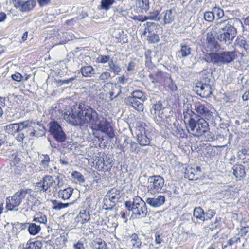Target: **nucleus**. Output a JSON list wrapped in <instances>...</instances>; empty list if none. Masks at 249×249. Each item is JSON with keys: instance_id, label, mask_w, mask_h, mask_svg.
Masks as SVG:
<instances>
[{"instance_id": "nucleus-1", "label": "nucleus", "mask_w": 249, "mask_h": 249, "mask_svg": "<svg viewBox=\"0 0 249 249\" xmlns=\"http://www.w3.org/2000/svg\"><path fill=\"white\" fill-rule=\"evenodd\" d=\"M65 120L74 125H81L86 124L94 125L98 122V115L96 111L86 106L80 105L76 108H71L69 114L64 115Z\"/></svg>"}, {"instance_id": "nucleus-2", "label": "nucleus", "mask_w": 249, "mask_h": 249, "mask_svg": "<svg viewBox=\"0 0 249 249\" xmlns=\"http://www.w3.org/2000/svg\"><path fill=\"white\" fill-rule=\"evenodd\" d=\"M125 206L129 210L132 211L136 218L145 217L148 213L145 202L138 196L133 198L132 202H125Z\"/></svg>"}, {"instance_id": "nucleus-3", "label": "nucleus", "mask_w": 249, "mask_h": 249, "mask_svg": "<svg viewBox=\"0 0 249 249\" xmlns=\"http://www.w3.org/2000/svg\"><path fill=\"white\" fill-rule=\"evenodd\" d=\"M215 28L225 41L230 42L235 37L236 30L228 20H221L215 23Z\"/></svg>"}, {"instance_id": "nucleus-4", "label": "nucleus", "mask_w": 249, "mask_h": 249, "mask_svg": "<svg viewBox=\"0 0 249 249\" xmlns=\"http://www.w3.org/2000/svg\"><path fill=\"white\" fill-rule=\"evenodd\" d=\"M188 129L194 132L193 135L200 136L209 130V124L203 118H199L197 121L190 119L188 121Z\"/></svg>"}, {"instance_id": "nucleus-5", "label": "nucleus", "mask_w": 249, "mask_h": 249, "mask_svg": "<svg viewBox=\"0 0 249 249\" xmlns=\"http://www.w3.org/2000/svg\"><path fill=\"white\" fill-rule=\"evenodd\" d=\"M210 62L221 66L223 64L229 63L235 59L233 52H224L222 53H211L209 54Z\"/></svg>"}, {"instance_id": "nucleus-6", "label": "nucleus", "mask_w": 249, "mask_h": 249, "mask_svg": "<svg viewBox=\"0 0 249 249\" xmlns=\"http://www.w3.org/2000/svg\"><path fill=\"white\" fill-rule=\"evenodd\" d=\"M26 195V191L20 190L17 192L12 197H8L6 199V208L10 211L14 210L20 204Z\"/></svg>"}, {"instance_id": "nucleus-7", "label": "nucleus", "mask_w": 249, "mask_h": 249, "mask_svg": "<svg viewBox=\"0 0 249 249\" xmlns=\"http://www.w3.org/2000/svg\"><path fill=\"white\" fill-rule=\"evenodd\" d=\"M218 35V32L214 25L213 27L209 28V31L206 34V47L211 51H216L219 46L215 38V36Z\"/></svg>"}, {"instance_id": "nucleus-8", "label": "nucleus", "mask_w": 249, "mask_h": 249, "mask_svg": "<svg viewBox=\"0 0 249 249\" xmlns=\"http://www.w3.org/2000/svg\"><path fill=\"white\" fill-rule=\"evenodd\" d=\"M119 194L116 189L109 191L104 198L102 208L105 210L113 208L119 198Z\"/></svg>"}, {"instance_id": "nucleus-9", "label": "nucleus", "mask_w": 249, "mask_h": 249, "mask_svg": "<svg viewBox=\"0 0 249 249\" xmlns=\"http://www.w3.org/2000/svg\"><path fill=\"white\" fill-rule=\"evenodd\" d=\"M148 187L154 192H161L164 185V179L160 176H152L148 178Z\"/></svg>"}, {"instance_id": "nucleus-10", "label": "nucleus", "mask_w": 249, "mask_h": 249, "mask_svg": "<svg viewBox=\"0 0 249 249\" xmlns=\"http://www.w3.org/2000/svg\"><path fill=\"white\" fill-rule=\"evenodd\" d=\"M49 125L50 132L54 139L58 142H64L66 136L61 126L55 122L50 123Z\"/></svg>"}, {"instance_id": "nucleus-11", "label": "nucleus", "mask_w": 249, "mask_h": 249, "mask_svg": "<svg viewBox=\"0 0 249 249\" xmlns=\"http://www.w3.org/2000/svg\"><path fill=\"white\" fill-rule=\"evenodd\" d=\"M194 110L198 116H202L207 119H209L212 117V112L209 110L207 105L196 102L194 105Z\"/></svg>"}, {"instance_id": "nucleus-12", "label": "nucleus", "mask_w": 249, "mask_h": 249, "mask_svg": "<svg viewBox=\"0 0 249 249\" xmlns=\"http://www.w3.org/2000/svg\"><path fill=\"white\" fill-rule=\"evenodd\" d=\"M94 125H95L99 130L107 135L109 138H112L114 136L112 128L109 122L107 121V119L102 118V120H99L98 118V122H97V124H95Z\"/></svg>"}, {"instance_id": "nucleus-13", "label": "nucleus", "mask_w": 249, "mask_h": 249, "mask_svg": "<svg viewBox=\"0 0 249 249\" xmlns=\"http://www.w3.org/2000/svg\"><path fill=\"white\" fill-rule=\"evenodd\" d=\"M136 134L138 143L141 146L150 144V140L145 134V129L143 126H139L136 128Z\"/></svg>"}, {"instance_id": "nucleus-14", "label": "nucleus", "mask_w": 249, "mask_h": 249, "mask_svg": "<svg viewBox=\"0 0 249 249\" xmlns=\"http://www.w3.org/2000/svg\"><path fill=\"white\" fill-rule=\"evenodd\" d=\"M198 89L197 92L200 96L203 97H208L212 93L211 88L209 85V83L204 82L199 83L198 85L196 86Z\"/></svg>"}, {"instance_id": "nucleus-15", "label": "nucleus", "mask_w": 249, "mask_h": 249, "mask_svg": "<svg viewBox=\"0 0 249 249\" xmlns=\"http://www.w3.org/2000/svg\"><path fill=\"white\" fill-rule=\"evenodd\" d=\"M151 113L155 118H157L158 117L162 119L165 116L163 113L162 105L159 102L153 106L151 109Z\"/></svg>"}, {"instance_id": "nucleus-16", "label": "nucleus", "mask_w": 249, "mask_h": 249, "mask_svg": "<svg viewBox=\"0 0 249 249\" xmlns=\"http://www.w3.org/2000/svg\"><path fill=\"white\" fill-rule=\"evenodd\" d=\"M180 49L176 52V56L179 58H184L188 56L191 52V48L187 45L180 44Z\"/></svg>"}, {"instance_id": "nucleus-17", "label": "nucleus", "mask_w": 249, "mask_h": 249, "mask_svg": "<svg viewBox=\"0 0 249 249\" xmlns=\"http://www.w3.org/2000/svg\"><path fill=\"white\" fill-rule=\"evenodd\" d=\"M165 202L164 196L160 195L157 197L148 198L146 202L153 207H158L163 205Z\"/></svg>"}, {"instance_id": "nucleus-18", "label": "nucleus", "mask_w": 249, "mask_h": 249, "mask_svg": "<svg viewBox=\"0 0 249 249\" xmlns=\"http://www.w3.org/2000/svg\"><path fill=\"white\" fill-rule=\"evenodd\" d=\"M31 138L39 137L43 136L45 133V129L43 125L37 122H35L34 128Z\"/></svg>"}, {"instance_id": "nucleus-19", "label": "nucleus", "mask_w": 249, "mask_h": 249, "mask_svg": "<svg viewBox=\"0 0 249 249\" xmlns=\"http://www.w3.org/2000/svg\"><path fill=\"white\" fill-rule=\"evenodd\" d=\"M35 122L26 120L22 122V131L25 130V134L26 136L31 137Z\"/></svg>"}, {"instance_id": "nucleus-20", "label": "nucleus", "mask_w": 249, "mask_h": 249, "mask_svg": "<svg viewBox=\"0 0 249 249\" xmlns=\"http://www.w3.org/2000/svg\"><path fill=\"white\" fill-rule=\"evenodd\" d=\"M151 29L150 27H146L142 35L147 37V40L151 43L157 42L159 40V37L157 34L152 33Z\"/></svg>"}, {"instance_id": "nucleus-21", "label": "nucleus", "mask_w": 249, "mask_h": 249, "mask_svg": "<svg viewBox=\"0 0 249 249\" xmlns=\"http://www.w3.org/2000/svg\"><path fill=\"white\" fill-rule=\"evenodd\" d=\"M232 169L234 175L239 180L243 178L246 175L245 168L242 165H234L232 167Z\"/></svg>"}, {"instance_id": "nucleus-22", "label": "nucleus", "mask_w": 249, "mask_h": 249, "mask_svg": "<svg viewBox=\"0 0 249 249\" xmlns=\"http://www.w3.org/2000/svg\"><path fill=\"white\" fill-rule=\"evenodd\" d=\"M22 122L19 123L11 124L6 125L5 129L9 134L14 135L17 132L22 131Z\"/></svg>"}, {"instance_id": "nucleus-23", "label": "nucleus", "mask_w": 249, "mask_h": 249, "mask_svg": "<svg viewBox=\"0 0 249 249\" xmlns=\"http://www.w3.org/2000/svg\"><path fill=\"white\" fill-rule=\"evenodd\" d=\"M127 102L129 105L131 106L138 111H142L144 109L143 103L139 100H136L133 98H127Z\"/></svg>"}, {"instance_id": "nucleus-24", "label": "nucleus", "mask_w": 249, "mask_h": 249, "mask_svg": "<svg viewBox=\"0 0 249 249\" xmlns=\"http://www.w3.org/2000/svg\"><path fill=\"white\" fill-rule=\"evenodd\" d=\"M157 80L160 82H163L165 86L172 83V80L170 76L167 73L159 72L156 75Z\"/></svg>"}, {"instance_id": "nucleus-25", "label": "nucleus", "mask_w": 249, "mask_h": 249, "mask_svg": "<svg viewBox=\"0 0 249 249\" xmlns=\"http://www.w3.org/2000/svg\"><path fill=\"white\" fill-rule=\"evenodd\" d=\"M108 70L110 72H113L115 75H118L122 71L120 65L116 61L112 60L108 64Z\"/></svg>"}, {"instance_id": "nucleus-26", "label": "nucleus", "mask_w": 249, "mask_h": 249, "mask_svg": "<svg viewBox=\"0 0 249 249\" xmlns=\"http://www.w3.org/2000/svg\"><path fill=\"white\" fill-rule=\"evenodd\" d=\"M54 183L55 181L52 176H46L43 178L42 188L44 191H46L52 186Z\"/></svg>"}, {"instance_id": "nucleus-27", "label": "nucleus", "mask_w": 249, "mask_h": 249, "mask_svg": "<svg viewBox=\"0 0 249 249\" xmlns=\"http://www.w3.org/2000/svg\"><path fill=\"white\" fill-rule=\"evenodd\" d=\"M107 85L110 87L111 91L109 92L110 98L111 100L118 97L121 92V87L117 85L107 83Z\"/></svg>"}, {"instance_id": "nucleus-28", "label": "nucleus", "mask_w": 249, "mask_h": 249, "mask_svg": "<svg viewBox=\"0 0 249 249\" xmlns=\"http://www.w3.org/2000/svg\"><path fill=\"white\" fill-rule=\"evenodd\" d=\"M161 16L163 17L165 24L170 23L175 19V15L173 14L171 9L167 10L162 12Z\"/></svg>"}, {"instance_id": "nucleus-29", "label": "nucleus", "mask_w": 249, "mask_h": 249, "mask_svg": "<svg viewBox=\"0 0 249 249\" xmlns=\"http://www.w3.org/2000/svg\"><path fill=\"white\" fill-rule=\"evenodd\" d=\"M36 5V2L34 0H29L23 1L22 3L21 12H27L32 10Z\"/></svg>"}, {"instance_id": "nucleus-30", "label": "nucleus", "mask_w": 249, "mask_h": 249, "mask_svg": "<svg viewBox=\"0 0 249 249\" xmlns=\"http://www.w3.org/2000/svg\"><path fill=\"white\" fill-rule=\"evenodd\" d=\"M80 71L82 75L86 77H91L95 73L94 70L91 66L82 67L80 69Z\"/></svg>"}, {"instance_id": "nucleus-31", "label": "nucleus", "mask_w": 249, "mask_h": 249, "mask_svg": "<svg viewBox=\"0 0 249 249\" xmlns=\"http://www.w3.org/2000/svg\"><path fill=\"white\" fill-rule=\"evenodd\" d=\"M73 192V189L71 188H67L62 191H59V196L64 200L68 199L71 196Z\"/></svg>"}, {"instance_id": "nucleus-32", "label": "nucleus", "mask_w": 249, "mask_h": 249, "mask_svg": "<svg viewBox=\"0 0 249 249\" xmlns=\"http://www.w3.org/2000/svg\"><path fill=\"white\" fill-rule=\"evenodd\" d=\"M194 216L202 221L205 220L204 213L203 210L200 207L195 208L193 213Z\"/></svg>"}, {"instance_id": "nucleus-33", "label": "nucleus", "mask_w": 249, "mask_h": 249, "mask_svg": "<svg viewBox=\"0 0 249 249\" xmlns=\"http://www.w3.org/2000/svg\"><path fill=\"white\" fill-rule=\"evenodd\" d=\"M42 247V243L39 241H30L28 242L25 249H40Z\"/></svg>"}, {"instance_id": "nucleus-34", "label": "nucleus", "mask_w": 249, "mask_h": 249, "mask_svg": "<svg viewBox=\"0 0 249 249\" xmlns=\"http://www.w3.org/2000/svg\"><path fill=\"white\" fill-rule=\"evenodd\" d=\"M41 228L39 225L35 223H30L28 227V231L31 235H35L37 234L40 231Z\"/></svg>"}, {"instance_id": "nucleus-35", "label": "nucleus", "mask_w": 249, "mask_h": 249, "mask_svg": "<svg viewBox=\"0 0 249 249\" xmlns=\"http://www.w3.org/2000/svg\"><path fill=\"white\" fill-rule=\"evenodd\" d=\"M130 244L135 248H139L141 245V240L139 239L136 234H133L130 237Z\"/></svg>"}, {"instance_id": "nucleus-36", "label": "nucleus", "mask_w": 249, "mask_h": 249, "mask_svg": "<svg viewBox=\"0 0 249 249\" xmlns=\"http://www.w3.org/2000/svg\"><path fill=\"white\" fill-rule=\"evenodd\" d=\"M128 98H135L136 100H140L143 102L145 100V96L142 92L140 90H135L132 93V96Z\"/></svg>"}, {"instance_id": "nucleus-37", "label": "nucleus", "mask_w": 249, "mask_h": 249, "mask_svg": "<svg viewBox=\"0 0 249 249\" xmlns=\"http://www.w3.org/2000/svg\"><path fill=\"white\" fill-rule=\"evenodd\" d=\"M211 77V72L210 70H203L201 72L202 80L204 82L210 83V78Z\"/></svg>"}, {"instance_id": "nucleus-38", "label": "nucleus", "mask_w": 249, "mask_h": 249, "mask_svg": "<svg viewBox=\"0 0 249 249\" xmlns=\"http://www.w3.org/2000/svg\"><path fill=\"white\" fill-rule=\"evenodd\" d=\"M114 2L115 0H101V8L102 9L108 10Z\"/></svg>"}, {"instance_id": "nucleus-39", "label": "nucleus", "mask_w": 249, "mask_h": 249, "mask_svg": "<svg viewBox=\"0 0 249 249\" xmlns=\"http://www.w3.org/2000/svg\"><path fill=\"white\" fill-rule=\"evenodd\" d=\"M137 4L142 10L146 11L149 9V0H138Z\"/></svg>"}, {"instance_id": "nucleus-40", "label": "nucleus", "mask_w": 249, "mask_h": 249, "mask_svg": "<svg viewBox=\"0 0 249 249\" xmlns=\"http://www.w3.org/2000/svg\"><path fill=\"white\" fill-rule=\"evenodd\" d=\"M41 158L42 159L40 163L41 166L44 168H47L50 161L49 156L47 154H43L41 156Z\"/></svg>"}, {"instance_id": "nucleus-41", "label": "nucleus", "mask_w": 249, "mask_h": 249, "mask_svg": "<svg viewBox=\"0 0 249 249\" xmlns=\"http://www.w3.org/2000/svg\"><path fill=\"white\" fill-rule=\"evenodd\" d=\"M34 221L45 224L47 222V219L46 215L41 213H39L36 214L34 218Z\"/></svg>"}, {"instance_id": "nucleus-42", "label": "nucleus", "mask_w": 249, "mask_h": 249, "mask_svg": "<svg viewBox=\"0 0 249 249\" xmlns=\"http://www.w3.org/2000/svg\"><path fill=\"white\" fill-rule=\"evenodd\" d=\"M111 77V74L109 71H104L99 76L98 80L102 82L105 83Z\"/></svg>"}, {"instance_id": "nucleus-43", "label": "nucleus", "mask_w": 249, "mask_h": 249, "mask_svg": "<svg viewBox=\"0 0 249 249\" xmlns=\"http://www.w3.org/2000/svg\"><path fill=\"white\" fill-rule=\"evenodd\" d=\"M204 19L208 22H212L214 19V16L213 10L212 11H206L203 14Z\"/></svg>"}, {"instance_id": "nucleus-44", "label": "nucleus", "mask_w": 249, "mask_h": 249, "mask_svg": "<svg viewBox=\"0 0 249 249\" xmlns=\"http://www.w3.org/2000/svg\"><path fill=\"white\" fill-rule=\"evenodd\" d=\"M72 177L75 179H76L79 183H84L85 179L84 176L79 172L74 171L72 173Z\"/></svg>"}, {"instance_id": "nucleus-45", "label": "nucleus", "mask_w": 249, "mask_h": 249, "mask_svg": "<svg viewBox=\"0 0 249 249\" xmlns=\"http://www.w3.org/2000/svg\"><path fill=\"white\" fill-rule=\"evenodd\" d=\"M93 249H108L105 242H95L93 244Z\"/></svg>"}, {"instance_id": "nucleus-46", "label": "nucleus", "mask_w": 249, "mask_h": 249, "mask_svg": "<svg viewBox=\"0 0 249 249\" xmlns=\"http://www.w3.org/2000/svg\"><path fill=\"white\" fill-rule=\"evenodd\" d=\"M160 12L158 10H154L149 13V16H148V19L151 20H154L159 21L160 20L159 17Z\"/></svg>"}, {"instance_id": "nucleus-47", "label": "nucleus", "mask_w": 249, "mask_h": 249, "mask_svg": "<svg viewBox=\"0 0 249 249\" xmlns=\"http://www.w3.org/2000/svg\"><path fill=\"white\" fill-rule=\"evenodd\" d=\"M212 10L214 16L215 15L218 19H220V18H222L224 15L223 10L220 8L215 7L213 8Z\"/></svg>"}, {"instance_id": "nucleus-48", "label": "nucleus", "mask_w": 249, "mask_h": 249, "mask_svg": "<svg viewBox=\"0 0 249 249\" xmlns=\"http://www.w3.org/2000/svg\"><path fill=\"white\" fill-rule=\"evenodd\" d=\"M5 228L8 230L6 232L9 237H11L15 234L14 227L12 225L7 224L5 226Z\"/></svg>"}, {"instance_id": "nucleus-49", "label": "nucleus", "mask_w": 249, "mask_h": 249, "mask_svg": "<svg viewBox=\"0 0 249 249\" xmlns=\"http://www.w3.org/2000/svg\"><path fill=\"white\" fill-rule=\"evenodd\" d=\"M80 217L82 218V223H84L89 219V214L88 212L84 211L83 212H80L79 213Z\"/></svg>"}, {"instance_id": "nucleus-50", "label": "nucleus", "mask_w": 249, "mask_h": 249, "mask_svg": "<svg viewBox=\"0 0 249 249\" xmlns=\"http://www.w3.org/2000/svg\"><path fill=\"white\" fill-rule=\"evenodd\" d=\"M98 61L101 63H106L108 62L109 63V61H111L112 59H111L109 55H101L98 58Z\"/></svg>"}, {"instance_id": "nucleus-51", "label": "nucleus", "mask_w": 249, "mask_h": 249, "mask_svg": "<svg viewBox=\"0 0 249 249\" xmlns=\"http://www.w3.org/2000/svg\"><path fill=\"white\" fill-rule=\"evenodd\" d=\"M11 78L13 80L18 82H21L23 79V76L18 72H16L15 74H12Z\"/></svg>"}, {"instance_id": "nucleus-52", "label": "nucleus", "mask_w": 249, "mask_h": 249, "mask_svg": "<svg viewBox=\"0 0 249 249\" xmlns=\"http://www.w3.org/2000/svg\"><path fill=\"white\" fill-rule=\"evenodd\" d=\"M240 241V238L237 237H234L233 238L230 239L227 243V245H225L224 248H227L228 246H231L233 243H236Z\"/></svg>"}, {"instance_id": "nucleus-53", "label": "nucleus", "mask_w": 249, "mask_h": 249, "mask_svg": "<svg viewBox=\"0 0 249 249\" xmlns=\"http://www.w3.org/2000/svg\"><path fill=\"white\" fill-rule=\"evenodd\" d=\"M52 202L54 205V206L53 207V209L60 210L61 209L63 208V205L62 203H57V201L55 200L52 201Z\"/></svg>"}, {"instance_id": "nucleus-54", "label": "nucleus", "mask_w": 249, "mask_h": 249, "mask_svg": "<svg viewBox=\"0 0 249 249\" xmlns=\"http://www.w3.org/2000/svg\"><path fill=\"white\" fill-rule=\"evenodd\" d=\"M135 65L134 62H130L127 68V71L129 72H133L135 71Z\"/></svg>"}, {"instance_id": "nucleus-55", "label": "nucleus", "mask_w": 249, "mask_h": 249, "mask_svg": "<svg viewBox=\"0 0 249 249\" xmlns=\"http://www.w3.org/2000/svg\"><path fill=\"white\" fill-rule=\"evenodd\" d=\"M192 113H193V112L191 110L183 112L184 120L185 122L187 121L188 122L190 119H193L191 116V114Z\"/></svg>"}, {"instance_id": "nucleus-56", "label": "nucleus", "mask_w": 249, "mask_h": 249, "mask_svg": "<svg viewBox=\"0 0 249 249\" xmlns=\"http://www.w3.org/2000/svg\"><path fill=\"white\" fill-rule=\"evenodd\" d=\"M12 2L14 6L17 8H19V10L21 11L23 1L19 0H12Z\"/></svg>"}, {"instance_id": "nucleus-57", "label": "nucleus", "mask_w": 249, "mask_h": 249, "mask_svg": "<svg viewBox=\"0 0 249 249\" xmlns=\"http://www.w3.org/2000/svg\"><path fill=\"white\" fill-rule=\"evenodd\" d=\"M37 1L41 7L47 6L51 2V0H37Z\"/></svg>"}, {"instance_id": "nucleus-58", "label": "nucleus", "mask_w": 249, "mask_h": 249, "mask_svg": "<svg viewBox=\"0 0 249 249\" xmlns=\"http://www.w3.org/2000/svg\"><path fill=\"white\" fill-rule=\"evenodd\" d=\"M237 41V43L239 44L240 46H243L245 48V45H246V42L243 37L238 38Z\"/></svg>"}, {"instance_id": "nucleus-59", "label": "nucleus", "mask_w": 249, "mask_h": 249, "mask_svg": "<svg viewBox=\"0 0 249 249\" xmlns=\"http://www.w3.org/2000/svg\"><path fill=\"white\" fill-rule=\"evenodd\" d=\"M75 79V77H71L70 78L65 79L64 80H60L59 82V85H62L63 84H69L70 83L72 82Z\"/></svg>"}, {"instance_id": "nucleus-60", "label": "nucleus", "mask_w": 249, "mask_h": 249, "mask_svg": "<svg viewBox=\"0 0 249 249\" xmlns=\"http://www.w3.org/2000/svg\"><path fill=\"white\" fill-rule=\"evenodd\" d=\"M249 150L246 149H242L238 152V154L240 158H243L242 157L248 154Z\"/></svg>"}, {"instance_id": "nucleus-61", "label": "nucleus", "mask_w": 249, "mask_h": 249, "mask_svg": "<svg viewBox=\"0 0 249 249\" xmlns=\"http://www.w3.org/2000/svg\"><path fill=\"white\" fill-rule=\"evenodd\" d=\"M128 81V79L125 78V76L124 75H122L120 77H118V82L121 83V84H124L125 83H126Z\"/></svg>"}, {"instance_id": "nucleus-62", "label": "nucleus", "mask_w": 249, "mask_h": 249, "mask_svg": "<svg viewBox=\"0 0 249 249\" xmlns=\"http://www.w3.org/2000/svg\"><path fill=\"white\" fill-rule=\"evenodd\" d=\"M163 242V240L160 237L159 234L156 233L155 234V242L157 244H160Z\"/></svg>"}, {"instance_id": "nucleus-63", "label": "nucleus", "mask_w": 249, "mask_h": 249, "mask_svg": "<svg viewBox=\"0 0 249 249\" xmlns=\"http://www.w3.org/2000/svg\"><path fill=\"white\" fill-rule=\"evenodd\" d=\"M26 136L25 133H19L17 136L16 140L19 142H22Z\"/></svg>"}, {"instance_id": "nucleus-64", "label": "nucleus", "mask_w": 249, "mask_h": 249, "mask_svg": "<svg viewBox=\"0 0 249 249\" xmlns=\"http://www.w3.org/2000/svg\"><path fill=\"white\" fill-rule=\"evenodd\" d=\"M74 248L75 249H84L83 244L80 242H77L74 245Z\"/></svg>"}]
</instances>
